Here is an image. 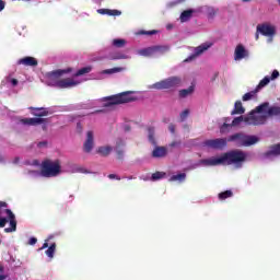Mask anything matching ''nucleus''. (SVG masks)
<instances>
[{
	"label": "nucleus",
	"mask_w": 280,
	"mask_h": 280,
	"mask_svg": "<svg viewBox=\"0 0 280 280\" xmlns=\"http://www.w3.org/2000/svg\"><path fill=\"white\" fill-rule=\"evenodd\" d=\"M230 143H236L237 148H250V145H255L259 143V137L257 136H248L244 132H237L231 135L228 138Z\"/></svg>",
	"instance_id": "3"
},
{
	"label": "nucleus",
	"mask_w": 280,
	"mask_h": 280,
	"mask_svg": "<svg viewBox=\"0 0 280 280\" xmlns=\"http://www.w3.org/2000/svg\"><path fill=\"white\" fill-rule=\"evenodd\" d=\"M36 242H38V240H37L36 237H31V238L28 240L30 246H34V245L36 244Z\"/></svg>",
	"instance_id": "47"
},
{
	"label": "nucleus",
	"mask_w": 280,
	"mask_h": 280,
	"mask_svg": "<svg viewBox=\"0 0 280 280\" xmlns=\"http://www.w3.org/2000/svg\"><path fill=\"white\" fill-rule=\"evenodd\" d=\"M127 178H128V180H132V178H135V177L133 176H129Z\"/></svg>",
	"instance_id": "61"
},
{
	"label": "nucleus",
	"mask_w": 280,
	"mask_h": 280,
	"mask_svg": "<svg viewBox=\"0 0 280 280\" xmlns=\"http://www.w3.org/2000/svg\"><path fill=\"white\" fill-rule=\"evenodd\" d=\"M280 116V106H271L265 109V112L256 113V117H262V122H259V126H264L268 122V118L270 117H279Z\"/></svg>",
	"instance_id": "9"
},
{
	"label": "nucleus",
	"mask_w": 280,
	"mask_h": 280,
	"mask_svg": "<svg viewBox=\"0 0 280 280\" xmlns=\"http://www.w3.org/2000/svg\"><path fill=\"white\" fill-rule=\"evenodd\" d=\"M80 82L74 81L73 79H61L56 82L57 89H71L72 86H78Z\"/></svg>",
	"instance_id": "13"
},
{
	"label": "nucleus",
	"mask_w": 280,
	"mask_h": 280,
	"mask_svg": "<svg viewBox=\"0 0 280 280\" xmlns=\"http://www.w3.org/2000/svg\"><path fill=\"white\" fill-rule=\"evenodd\" d=\"M4 268L0 265V272H3Z\"/></svg>",
	"instance_id": "58"
},
{
	"label": "nucleus",
	"mask_w": 280,
	"mask_h": 280,
	"mask_svg": "<svg viewBox=\"0 0 280 280\" xmlns=\"http://www.w3.org/2000/svg\"><path fill=\"white\" fill-rule=\"evenodd\" d=\"M155 132L154 127H148V139L150 143L154 145L151 156L152 159H165V156H167V148L156 145V138H154Z\"/></svg>",
	"instance_id": "6"
},
{
	"label": "nucleus",
	"mask_w": 280,
	"mask_h": 280,
	"mask_svg": "<svg viewBox=\"0 0 280 280\" xmlns=\"http://www.w3.org/2000/svg\"><path fill=\"white\" fill-rule=\"evenodd\" d=\"M259 32H257V30H256V34H255V40H259Z\"/></svg>",
	"instance_id": "54"
},
{
	"label": "nucleus",
	"mask_w": 280,
	"mask_h": 280,
	"mask_svg": "<svg viewBox=\"0 0 280 280\" xmlns=\"http://www.w3.org/2000/svg\"><path fill=\"white\" fill-rule=\"evenodd\" d=\"M179 117H180V121H185V119L189 117V109H185L184 112H182L179 114Z\"/></svg>",
	"instance_id": "42"
},
{
	"label": "nucleus",
	"mask_w": 280,
	"mask_h": 280,
	"mask_svg": "<svg viewBox=\"0 0 280 280\" xmlns=\"http://www.w3.org/2000/svg\"><path fill=\"white\" fill-rule=\"evenodd\" d=\"M195 91L194 85H190L188 89H184L179 91V97L185 98V97H189V95H191Z\"/></svg>",
	"instance_id": "28"
},
{
	"label": "nucleus",
	"mask_w": 280,
	"mask_h": 280,
	"mask_svg": "<svg viewBox=\"0 0 280 280\" xmlns=\"http://www.w3.org/2000/svg\"><path fill=\"white\" fill-rule=\"evenodd\" d=\"M211 43H203L201 45H199L198 47L195 48V56H201V54H205V51H207V49H210L211 47Z\"/></svg>",
	"instance_id": "22"
},
{
	"label": "nucleus",
	"mask_w": 280,
	"mask_h": 280,
	"mask_svg": "<svg viewBox=\"0 0 280 280\" xmlns=\"http://www.w3.org/2000/svg\"><path fill=\"white\" fill-rule=\"evenodd\" d=\"M106 14L107 16H121V11L117 10V9H106Z\"/></svg>",
	"instance_id": "39"
},
{
	"label": "nucleus",
	"mask_w": 280,
	"mask_h": 280,
	"mask_svg": "<svg viewBox=\"0 0 280 280\" xmlns=\"http://www.w3.org/2000/svg\"><path fill=\"white\" fill-rule=\"evenodd\" d=\"M106 10H107V9H98V10H97V13H98V14H106Z\"/></svg>",
	"instance_id": "50"
},
{
	"label": "nucleus",
	"mask_w": 280,
	"mask_h": 280,
	"mask_svg": "<svg viewBox=\"0 0 280 280\" xmlns=\"http://www.w3.org/2000/svg\"><path fill=\"white\" fill-rule=\"evenodd\" d=\"M43 130H47V125H44V126H43Z\"/></svg>",
	"instance_id": "60"
},
{
	"label": "nucleus",
	"mask_w": 280,
	"mask_h": 280,
	"mask_svg": "<svg viewBox=\"0 0 280 280\" xmlns=\"http://www.w3.org/2000/svg\"><path fill=\"white\" fill-rule=\"evenodd\" d=\"M5 208V207H8V202H5V201H0V209H2V208Z\"/></svg>",
	"instance_id": "51"
},
{
	"label": "nucleus",
	"mask_w": 280,
	"mask_h": 280,
	"mask_svg": "<svg viewBox=\"0 0 280 280\" xmlns=\"http://www.w3.org/2000/svg\"><path fill=\"white\" fill-rule=\"evenodd\" d=\"M191 16H194V9H188L182 12L179 19L182 23H187Z\"/></svg>",
	"instance_id": "23"
},
{
	"label": "nucleus",
	"mask_w": 280,
	"mask_h": 280,
	"mask_svg": "<svg viewBox=\"0 0 280 280\" xmlns=\"http://www.w3.org/2000/svg\"><path fill=\"white\" fill-rule=\"evenodd\" d=\"M215 78H218V73H215Z\"/></svg>",
	"instance_id": "64"
},
{
	"label": "nucleus",
	"mask_w": 280,
	"mask_h": 280,
	"mask_svg": "<svg viewBox=\"0 0 280 280\" xmlns=\"http://www.w3.org/2000/svg\"><path fill=\"white\" fill-rule=\"evenodd\" d=\"M246 58V48L242 45H237L234 52V60H242Z\"/></svg>",
	"instance_id": "20"
},
{
	"label": "nucleus",
	"mask_w": 280,
	"mask_h": 280,
	"mask_svg": "<svg viewBox=\"0 0 280 280\" xmlns=\"http://www.w3.org/2000/svg\"><path fill=\"white\" fill-rule=\"evenodd\" d=\"M270 80H277V78H279V71L278 70H273L271 73V77H269Z\"/></svg>",
	"instance_id": "45"
},
{
	"label": "nucleus",
	"mask_w": 280,
	"mask_h": 280,
	"mask_svg": "<svg viewBox=\"0 0 280 280\" xmlns=\"http://www.w3.org/2000/svg\"><path fill=\"white\" fill-rule=\"evenodd\" d=\"M61 172L60 160H45L42 163V176L45 178H54Z\"/></svg>",
	"instance_id": "5"
},
{
	"label": "nucleus",
	"mask_w": 280,
	"mask_h": 280,
	"mask_svg": "<svg viewBox=\"0 0 280 280\" xmlns=\"http://www.w3.org/2000/svg\"><path fill=\"white\" fill-rule=\"evenodd\" d=\"M0 280H5V276L0 275Z\"/></svg>",
	"instance_id": "56"
},
{
	"label": "nucleus",
	"mask_w": 280,
	"mask_h": 280,
	"mask_svg": "<svg viewBox=\"0 0 280 280\" xmlns=\"http://www.w3.org/2000/svg\"><path fill=\"white\" fill-rule=\"evenodd\" d=\"M38 148H43V145H47V142L43 141V142H38Z\"/></svg>",
	"instance_id": "53"
},
{
	"label": "nucleus",
	"mask_w": 280,
	"mask_h": 280,
	"mask_svg": "<svg viewBox=\"0 0 280 280\" xmlns=\"http://www.w3.org/2000/svg\"><path fill=\"white\" fill-rule=\"evenodd\" d=\"M155 54H166L170 51V46H153Z\"/></svg>",
	"instance_id": "34"
},
{
	"label": "nucleus",
	"mask_w": 280,
	"mask_h": 280,
	"mask_svg": "<svg viewBox=\"0 0 280 280\" xmlns=\"http://www.w3.org/2000/svg\"><path fill=\"white\" fill-rule=\"evenodd\" d=\"M205 12L208 14V19H213L218 14V10L213 7L206 5L203 7Z\"/></svg>",
	"instance_id": "29"
},
{
	"label": "nucleus",
	"mask_w": 280,
	"mask_h": 280,
	"mask_svg": "<svg viewBox=\"0 0 280 280\" xmlns=\"http://www.w3.org/2000/svg\"><path fill=\"white\" fill-rule=\"evenodd\" d=\"M45 248H49V244L47 242H45L40 248V250L45 249Z\"/></svg>",
	"instance_id": "52"
},
{
	"label": "nucleus",
	"mask_w": 280,
	"mask_h": 280,
	"mask_svg": "<svg viewBox=\"0 0 280 280\" xmlns=\"http://www.w3.org/2000/svg\"><path fill=\"white\" fill-rule=\"evenodd\" d=\"M93 71V67L92 66H86L84 68H81L79 69L77 72H75V77L77 78H80V75H86V73H91Z\"/></svg>",
	"instance_id": "27"
},
{
	"label": "nucleus",
	"mask_w": 280,
	"mask_h": 280,
	"mask_svg": "<svg viewBox=\"0 0 280 280\" xmlns=\"http://www.w3.org/2000/svg\"><path fill=\"white\" fill-rule=\"evenodd\" d=\"M20 121L23 126H38L40 124H46L47 118H23Z\"/></svg>",
	"instance_id": "14"
},
{
	"label": "nucleus",
	"mask_w": 280,
	"mask_h": 280,
	"mask_svg": "<svg viewBox=\"0 0 280 280\" xmlns=\"http://www.w3.org/2000/svg\"><path fill=\"white\" fill-rule=\"evenodd\" d=\"M65 73H71V68H68L66 70H55V71L48 72L47 78L49 80H55L56 78H60L65 75Z\"/></svg>",
	"instance_id": "19"
},
{
	"label": "nucleus",
	"mask_w": 280,
	"mask_h": 280,
	"mask_svg": "<svg viewBox=\"0 0 280 280\" xmlns=\"http://www.w3.org/2000/svg\"><path fill=\"white\" fill-rule=\"evenodd\" d=\"M56 253V243H52L48 249L46 250V255L47 257H49L50 259H54V255Z\"/></svg>",
	"instance_id": "35"
},
{
	"label": "nucleus",
	"mask_w": 280,
	"mask_h": 280,
	"mask_svg": "<svg viewBox=\"0 0 280 280\" xmlns=\"http://www.w3.org/2000/svg\"><path fill=\"white\" fill-rule=\"evenodd\" d=\"M165 172H155L152 174L151 180H161L162 178H165Z\"/></svg>",
	"instance_id": "38"
},
{
	"label": "nucleus",
	"mask_w": 280,
	"mask_h": 280,
	"mask_svg": "<svg viewBox=\"0 0 280 280\" xmlns=\"http://www.w3.org/2000/svg\"><path fill=\"white\" fill-rule=\"evenodd\" d=\"M107 177L110 180H121V177H119V175H117V174H109Z\"/></svg>",
	"instance_id": "43"
},
{
	"label": "nucleus",
	"mask_w": 280,
	"mask_h": 280,
	"mask_svg": "<svg viewBox=\"0 0 280 280\" xmlns=\"http://www.w3.org/2000/svg\"><path fill=\"white\" fill-rule=\"evenodd\" d=\"M246 109L242 105V101H236L234 104V109L231 112V115H244Z\"/></svg>",
	"instance_id": "21"
},
{
	"label": "nucleus",
	"mask_w": 280,
	"mask_h": 280,
	"mask_svg": "<svg viewBox=\"0 0 280 280\" xmlns=\"http://www.w3.org/2000/svg\"><path fill=\"white\" fill-rule=\"evenodd\" d=\"M133 91H126L118 93L116 95L108 96L106 98L105 106H117L119 104H130V102H135L137 97L132 96Z\"/></svg>",
	"instance_id": "4"
},
{
	"label": "nucleus",
	"mask_w": 280,
	"mask_h": 280,
	"mask_svg": "<svg viewBox=\"0 0 280 280\" xmlns=\"http://www.w3.org/2000/svg\"><path fill=\"white\" fill-rule=\"evenodd\" d=\"M226 198H233V191L225 190L219 194V200H226Z\"/></svg>",
	"instance_id": "36"
},
{
	"label": "nucleus",
	"mask_w": 280,
	"mask_h": 280,
	"mask_svg": "<svg viewBox=\"0 0 280 280\" xmlns=\"http://www.w3.org/2000/svg\"><path fill=\"white\" fill-rule=\"evenodd\" d=\"M229 128H233L232 124H229V122H224L221 128H220V132L222 135H224V132H226V130H229Z\"/></svg>",
	"instance_id": "40"
},
{
	"label": "nucleus",
	"mask_w": 280,
	"mask_h": 280,
	"mask_svg": "<svg viewBox=\"0 0 280 280\" xmlns=\"http://www.w3.org/2000/svg\"><path fill=\"white\" fill-rule=\"evenodd\" d=\"M257 32H259L261 36L273 38V36L277 34V27L268 23H262L257 25Z\"/></svg>",
	"instance_id": "11"
},
{
	"label": "nucleus",
	"mask_w": 280,
	"mask_h": 280,
	"mask_svg": "<svg viewBox=\"0 0 280 280\" xmlns=\"http://www.w3.org/2000/svg\"><path fill=\"white\" fill-rule=\"evenodd\" d=\"M270 77H265L262 80H260V82L256 86V90L259 92V90L264 89V86H268V84H270Z\"/></svg>",
	"instance_id": "32"
},
{
	"label": "nucleus",
	"mask_w": 280,
	"mask_h": 280,
	"mask_svg": "<svg viewBox=\"0 0 280 280\" xmlns=\"http://www.w3.org/2000/svg\"><path fill=\"white\" fill-rule=\"evenodd\" d=\"M186 178H187V174H185V173H179V174H177V175L171 176L170 182H171V183H176V180H177L178 183H185V179H186Z\"/></svg>",
	"instance_id": "26"
},
{
	"label": "nucleus",
	"mask_w": 280,
	"mask_h": 280,
	"mask_svg": "<svg viewBox=\"0 0 280 280\" xmlns=\"http://www.w3.org/2000/svg\"><path fill=\"white\" fill-rule=\"evenodd\" d=\"M110 152H113V147L110 145L98 147L97 149V154H101V156H108Z\"/></svg>",
	"instance_id": "25"
},
{
	"label": "nucleus",
	"mask_w": 280,
	"mask_h": 280,
	"mask_svg": "<svg viewBox=\"0 0 280 280\" xmlns=\"http://www.w3.org/2000/svg\"><path fill=\"white\" fill-rule=\"evenodd\" d=\"M28 109L32 110L34 117H47L49 115V112L45 107H28Z\"/></svg>",
	"instance_id": "18"
},
{
	"label": "nucleus",
	"mask_w": 280,
	"mask_h": 280,
	"mask_svg": "<svg viewBox=\"0 0 280 280\" xmlns=\"http://www.w3.org/2000/svg\"><path fill=\"white\" fill-rule=\"evenodd\" d=\"M18 65H23L24 67H38V60L34 57H24L18 60Z\"/></svg>",
	"instance_id": "15"
},
{
	"label": "nucleus",
	"mask_w": 280,
	"mask_h": 280,
	"mask_svg": "<svg viewBox=\"0 0 280 280\" xmlns=\"http://www.w3.org/2000/svg\"><path fill=\"white\" fill-rule=\"evenodd\" d=\"M140 34L144 36H154V34H159V31L152 30V31H140Z\"/></svg>",
	"instance_id": "41"
},
{
	"label": "nucleus",
	"mask_w": 280,
	"mask_h": 280,
	"mask_svg": "<svg viewBox=\"0 0 280 280\" xmlns=\"http://www.w3.org/2000/svg\"><path fill=\"white\" fill-rule=\"evenodd\" d=\"M168 130L172 135H175L176 133V125L174 124H170L168 125Z\"/></svg>",
	"instance_id": "44"
},
{
	"label": "nucleus",
	"mask_w": 280,
	"mask_h": 280,
	"mask_svg": "<svg viewBox=\"0 0 280 280\" xmlns=\"http://www.w3.org/2000/svg\"><path fill=\"white\" fill-rule=\"evenodd\" d=\"M154 54H156L154 50V46L139 50V55L144 56L145 58H151V56H154Z\"/></svg>",
	"instance_id": "24"
},
{
	"label": "nucleus",
	"mask_w": 280,
	"mask_h": 280,
	"mask_svg": "<svg viewBox=\"0 0 280 280\" xmlns=\"http://www.w3.org/2000/svg\"><path fill=\"white\" fill-rule=\"evenodd\" d=\"M226 143H229V139L217 138L203 141L202 145L205 148H211L212 150H222L223 148H226Z\"/></svg>",
	"instance_id": "10"
},
{
	"label": "nucleus",
	"mask_w": 280,
	"mask_h": 280,
	"mask_svg": "<svg viewBox=\"0 0 280 280\" xmlns=\"http://www.w3.org/2000/svg\"><path fill=\"white\" fill-rule=\"evenodd\" d=\"M11 84H12V86H16L19 84V80L11 79Z\"/></svg>",
	"instance_id": "49"
},
{
	"label": "nucleus",
	"mask_w": 280,
	"mask_h": 280,
	"mask_svg": "<svg viewBox=\"0 0 280 280\" xmlns=\"http://www.w3.org/2000/svg\"><path fill=\"white\" fill-rule=\"evenodd\" d=\"M110 60H126L128 56L124 55V52H114L109 55Z\"/></svg>",
	"instance_id": "31"
},
{
	"label": "nucleus",
	"mask_w": 280,
	"mask_h": 280,
	"mask_svg": "<svg viewBox=\"0 0 280 280\" xmlns=\"http://www.w3.org/2000/svg\"><path fill=\"white\" fill-rule=\"evenodd\" d=\"M180 84H183V80L179 77H171L152 84L151 89H155L156 91H164L167 89H176V86H180Z\"/></svg>",
	"instance_id": "7"
},
{
	"label": "nucleus",
	"mask_w": 280,
	"mask_h": 280,
	"mask_svg": "<svg viewBox=\"0 0 280 280\" xmlns=\"http://www.w3.org/2000/svg\"><path fill=\"white\" fill-rule=\"evenodd\" d=\"M15 163H19V158H15Z\"/></svg>",
	"instance_id": "63"
},
{
	"label": "nucleus",
	"mask_w": 280,
	"mask_h": 280,
	"mask_svg": "<svg viewBox=\"0 0 280 280\" xmlns=\"http://www.w3.org/2000/svg\"><path fill=\"white\" fill-rule=\"evenodd\" d=\"M112 45H113L114 47H117V48L119 49V48L126 46V39H121V38L113 39Z\"/></svg>",
	"instance_id": "33"
},
{
	"label": "nucleus",
	"mask_w": 280,
	"mask_h": 280,
	"mask_svg": "<svg viewBox=\"0 0 280 280\" xmlns=\"http://www.w3.org/2000/svg\"><path fill=\"white\" fill-rule=\"evenodd\" d=\"M3 10H5V2L0 0V12H3Z\"/></svg>",
	"instance_id": "48"
},
{
	"label": "nucleus",
	"mask_w": 280,
	"mask_h": 280,
	"mask_svg": "<svg viewBox=\"0 0 280 280\" xmlns=\"http://www.w3.org/2000/svg\"><path fill=\"white\" fill-rule=\"evenodd\" d=\"M168 121H170V118H164V119H163V122H164V124H167Z\"/></svg>",
	"instance_id": "55"
},
{
	"label": "nucleus",
	"mask_w": 280,
	"mask_h": 280,
	"mask_svg": "<svg viewBox=\"0 0 280 280\" xmlns=\"http://www.w3.org/2000/svg\"><path fill=\"white\" fill-rule=\"evenodd\" d=\"M231 121V118H225V124H229Z\"/></svg>",
	"instance_id": "57"
},
{
	"label": "nucleus",
	"mask_w": 280,
	"mask_h": 280,
	"mask_svg": "<svg viewBox=\"0 0 280 280\" xmlns=\"http://www.w3.org/2000/svg\"><path fill=\"white\" fill-rule=\"evenodd\" d=\"M94 145H95V138H94L93 131H88L86 139L83 143L84 152L86 153L91 152Z\"/></svg>",
	"instance_id": "12"
},
{
	"label": "nucleus",
	"mask_w": 280,
	"mask_h": 280,
	"mask_svg": "<svg viewBox=\"0 0 280 280\" xmlns=\"http://www.w3.org/2000/svg\"><path fill=\"white\" fill-rule=\"evenodd\" d=\"M180 145V141H173L168 144V148H178Z\"/></svg>",
	"instance_id": "46"
},
{
	"label": "nucleus",
	"mask_w": 280,
	"mask_h": 280,
	"mask_svg": "<svg viewBox=\"0 0 280 280\" xmlns=\"http://www.w3.org/2000/svg\"><path fill=\"white\" fill-rule=\"evenodd\" d=\"M246 156V152L236 149L225 152L219 158L200 160V163L206 167H215L218 165H242V163H245Z\"/></svg>",
	"instance_id": "1"
},
{
	"label": "nucleus",
	"mask_w": 280,
	"mask_h": 280,
	"mask_svg": "<svg viewBox=\"0 0 280 280\" xmlns=\"http://www.w3.org/2000/svg\"><path fill=\"white\" fill-rule=\"evenodd\" d=\"M121 71H124V68L116 67V68H112V69H106L103 71V73H105L107 75H112L113 73H119Z\"/></svg>",
	"instance_id": "37"
},
{
	"label": "nucleus",
	"mask_w": 280,
	"mask_h": 280,
	"mask_svg": "<svg viewBox=\"0 0 280 280\" xmlns=\"http://www.w3.org/2000/svg\"><path fill=\"white\" fill-rule=\"evenodd\" d=\"M244 3H247L248 1H250V0H242Z\"/></svg>",
	"instance_id": "62"
},
{
	"label": "nucleus",
	"mask_w": 280,
	"mask_h": 280,
	"mask_svg": "<svg viewBox=\"0 0 280 280\" xmlns=\"http://www.w3.org/2000/svg\"><path fill=\"white\" fill-rule=\"evenodd\" d=\"M4 212L8 218L0 217V229H3L5 224L9 223L10 228H5L4 233H14V231H16V217L10 209H5Z\"/></svg>",
	"instance_id": "8"
},
{
	"label": "nucleus",
	"mask_w": 280,
	"mask_h": 280,
	"mask_svg": "<svg viewBox=\"0 0 280 280\" xmlns=\"http://www.w3.org/2000/svg\"><path fill=\"white\" fill-rule=\"evenodd\" d=\"M268 102L261 103L255 109L249 112L246 116H238L232 120V127L240 126L244 121L247 126H259L264 121V117H257V113H266Z\"/></svg>",
	"instance_id": "2"
},
{
	"label": "nucleus",
	"mask_w": 280,
	"mask_h": 280,
	"mask_svg": "<svg viewBox=\"0 0 280 280\" xmlns=\"http://www.w3.org/2000/svg\"><path fill=\"white\" fill-rule=\"evenodd\" d=\"M264 159H270L271 156H280V143L270 147V150L262 154Z\"/></svg>",
	"instance_id": "17"
},
{
	"label": "nucleus",
	"mask_w": 280,
	"mask_h": 280,
	"mask_svg": "<svg viewBox=\"0 0 280 280\" xmlns=\"http://www.w3.org/2000/svg\"><path fill=\"white\" fill-rule=\"evenodd\" d=\"M257 93H259L257 91V89H255L254 91L245 93L242 97L243 102H249V100H253L255 97V95H257Z\"/></svg>",
	"instance_id": "30"
},
{
	"label": "nucleus",
	"mask_w": 280,
	"mask_h": 280,
	"mask_svg": "<svg viewBox=\"0 0 280 280\" xmlns=\"http://www.w3.org/2000/svg\"><path fill=\"white\" fill-rule=\"evenodd\" d=\"M77 128H82V125L78 122Z\"/></svg>",
	"instance_id": "59"
},
{
	"label": "nucleus",
	"mask_w": 280,
	"mask_h": 280,
	"mask_svg": "<svg viewBox=\"0 0 280 280\" xmlns=\"http://www.w3.org/2000/svg\"><path fill=\"white\" fill-rule=\"evenodd\" d=\"M126 145V142H124L121 139H118L116 141L115 152L118 161H124V147Z\"/></svg>",
	"instance_id": "16"
}]
</instances>
